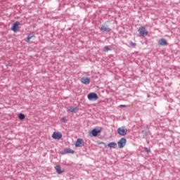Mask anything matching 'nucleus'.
I'll return each mask as SVG.
<instances>
[{"label":"nucleus","mask_w":180,"mask_h":180,"mask_svg":"<svg viewBox=\"0 0 180 180\" xmlns=\"http://www.w3.org/2000/svg\"><path fill=\"white\" fill-rule=\"evenodd\" d=\"M139 33L142 37H146L148 34V31L146 30L145 27H141L139 29Z\"/></svg>","instance_id":"obj_1"},{"label":"nucleus","mask_w":180,"mask_h":180,"mask_svg":"<svg viewBox=\"0 0 180 180\" xmlns=\"http://www.w3.org/2000/svg\"><path fill=\"white\" fill-rule=\"evenodd\" d=\"M117 133L120 136H126L127 134V129L126 127H121L117 129Z\"/></svg>","instance_id":"obj_2"},{"label":"nucleus","mask_w":180,"mask_h":180,"mask_svg":"<svg viewBox=\"0 0 180 180\" xmlns=\"http://www.w3.org/2000/svg\"><path fill=\"white\" fill-rule=\"evenodd\" d=\"M89 101H98L99 97L96 93H89L87 96Z\"/></svg>","instance_id":"obj_3"},{"label":"nucleus","mask_w":180,"mask_h":180,"mask_svg":"<svg viewBox=\"0 0 180 180\" xmlns=\"http://www.w3.org/2000/svg\"><path fill=\"white\" fill-rule=\"evenodd\" d=\"M126 143H127V141L124 138H121L119 141L117 142V145L119 148H123L124 146H126Z\"/></svg>","instance_id":"obj_4"},{"label":"nucleus","mask_w":180,"mask_h":180,"mask_svg":"<svg viewBox=\"0 0 180 180\" xmlns=\"http://www.w3.org/2000/svg\"><path fill=\"white\" fill-rule=\"evenodd\" d=\"M68 112H70V113H78V111L79 110V108L78 107H74V106H70L68 107Z\"/></svg>","instance_id":"obj_5"},{"label":"nucleus","mask_w":180,"mask_h":180,"mask_svg":"<svg viewBox=\"0 0 180 180\" xmlns=\"http://www.w3.org/2000/svg\"><path fill=\"white\" fill-rule=\"evenodd\" d=\"M33 39H36V35L34 34V32H31L28 34L25 41L27 43H30V41L33 40Z\"/></svg>","instance_id":"obj_6"},{"label":"nucleus","mask_w":180,"mask_h":180,"mask_svg":"<svg viewBox=\"0 0 180 180\" xmlns=\"http://www.w3.org/2000/svg\"><path fill=\"white\" fill-rule=\"evenodd\" d=\"M20 25V22H19L18 21L15 22L12 27V30L13 32H19V25Z\"/></svg>","instance_id":"obj_7"},{"label":"nucleus","mask_w":180,"mask_h":180,"mask_svg":"<svg viewBox=\"0 0 180 180\" xmlns=\"http://www.w3.org/2000/svg\"><path fill=\"white\" fill-rule=\"evenodd\" d=\"M52 137L55 140H60V139H61V137H63V134L60 132H53Z\"/></svg>","instance_id":"obj_8"},{"label":"nucleus","mask_w":180,"mask_h":180,"mask_svg":"<svg viewBox=\"0 0 180 180\" xmlns=\"http://www.w3.org/2000/svg\"><path fill=\"white\" fill-rule=\"evenodd\" d=\"M84 146V139H78L75 142V147H82Z\"/></svg>","instance_id":"obj_9"},{"label":"nucleus","mask_w":180,"mask_h":180,"mask_svg":"<svg viewBox=\"0 0 180 180\" xmlns=\"http://www.w3.org/2000/svg\"><path fill=\"white\" fill-rule=\"evenodd\" d=\"M81 81L82 84L88 85L91 82V79L89 77H84L82 78Z\"/></svg>","instance_id":"obj_10"},{"label":"nucleus","mask_w":180,"mask_h":180,"mask_svg":"<svg viewBox=\"0 0 180 180\" xmlns=\"http://www.w3.org/2000/svg\"><path fill=\"white\" fill-rule=\"evenodd\" d=\"M158 44L160 46H167L168 41H167V39H161L159 40Z\"/></svg>","instance_id":"obj_11"},{"label":"nucleus","mask_w":180,"mask_h":180,"mask_svg":"<svg viewBox=\"0 0 180 180\" xmlns=\"http://www.w3.org/2000/svg\"><path fill=\"white\" fill-rule=\"evenodd\" d=\"M101 131H102V130L94 129L92 130L91 134H92V136H94V137H96V136H98V134H99V133H101Z\"/></svg>","instance_id":"obj_12"},{"label":"nucleus","mask_w":180,"mask_h":180,"mask_svg":"<svg viewBox=\"0 0 180 180\" xmlns=\"http://www.w3.org/2000/svg\"><path fill=\"white\" fill-rule=\"evenodd\" d=\"M101 32H110V28L108 25H103L101 27Z\"/></svg>","instance_id":"obj_13"},{"label":"nucleus","mask_w":180,"mask_h":180,"mask_svg":"<svg viewBox=\"0 0 180 180\" xmlns=\"http://www.w3.org/2000/svg\"><path fill=\"white\" fill-rule=\"evenodd\" d=\"M62 154H74V150L71 148H65Z\"/></svg>","instance_id":"obj_14"},{"label":"nucleus","mask_w":180,"mask_h":180,"mask_svg":"<svg viewBox=\"0 0 180 180\" xmlns=\"http://www.w3.org/2000/svg\"><path fill=\"white\" fill-rule=\"evenodd\" d=\"M108 147L109 148H116L117 147V143H116L115 142H110L108 144Z\"/></svg>","instance_id":"obj_15"},{"label":"nucleus","mask_w":180,"mask_h":180,"mask_svg":"<svg viewBox=\"0 0 180 180\" xmlns=\"http://www.w3.org/2000/svg\"><path fill=\"white\" fill-rule=\"evenodd\" d=\"M55 169L57 172L58 174H63V172H64V171H61V167H60V165H57L55 167Z\"/></svg>","instance_id":"obj_16"},{"label":"nucleus","mask_w":180,"mask_h":180,"mask_svg":"<svg viewBox=\"0 0 180 180\" xmlns=\"http://www.w3.org/2000/svg\"><path fill=\"white\" fill-rule=\"evenodd\" d=\"M25 117V114L20 113L18 115V119H20V120H23Z\"/></svg>","instance_id":"obj_17"},{"label":"nucleus","mask_w":180,"mask_h":180,"mask_svg":"<svg viewBox=\"0 0 180 180\" xmlns=\"http://www.w3.org/2000/svg\"><path fill=\"white\" fill-rule=\"evenodd\" d=\"M104 51H110V49H109V47H108V46H105L104 48Z\"/></svg>","instance_id":"obj_18"},{"label":"nucleus","mask_w":180,"mask_h":180,"mask_svg":"<svg viewBox=\"0 0 180 180\" xmlns=\"http://www.w3.org/2000/svg\"><path fill=\"white\" fill-rule=\"evenodd\" d=\"M120 108H126V105H120Z\"/></svg>","instance_id":"obj_19"},{"label":"nucleus","mask_w":180,"mask_h":180,"mask_svg":"<svg viewBox=\"0 0 180 180\" xmlns=\"http://www.w3.org/2000/svg\"><path fill=\"white\" fill-rule=\"evenodd\" d=\"M98 144H103L104 146H106V143L101 142V143H98Z\"/></svg>","instance_id":"obj_20"},{"label":"nucleus","mask_w":180,"mask_h":180,"mask_svg":"<svg viewBox=\"0 0 180 180\" xmlns=\"http://www.w3.org/2000/svg\"><path fill=\"white\" fill-rule=\"evenodd\" d=\"M63 122H65V118H62Z\"/></svg>","instance_id":"obj_21"}]
</instances>
